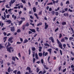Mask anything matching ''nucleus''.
I'll return each instance as SVG.
<instances>
[{
  "label": "nucleus",
  "instance_id": "obj_11",
  "mask_svg": "<svg viewBox=\"0 0 74 74\" xmlns=\"http://www.w3.org/2000/svg\"><path fill=\"white\" fill-rule=\"evenodd\" d=\"M64 16L65 17H68V16H69V14L68 13H64L63 14Z\"/></svg>",
  "mask_w": 74,
  "mask_h": 74
},
{
  "label": "nucleus",
  "instance_id": "obj_15",
  "mask_svg": "<svg viewBox=\"0 0 74 74\" xmlns=\"http://www.w3.org/2000/svg\"><path fill=\"white\" fill-rule=\"evenodd\" d=\"M35 58L36 59H38V54L36 53L35 54Z\"/></svg>",
  "mask_w": 74,
  "mask_h": 74
},
{
  "label": "nucleus",
  "instance_id": "obj_60",
  "mask_svg": "<svg viewBox=\"0 0 74 74\" xmlns=\"http://www.w3.org/2000/svg\"><path fill=\"white\" fill-rule=\"evenodd\" d=\"M21 71H19L17 72V74H21Z\"/></svg>",
  "mask_w": 74,
  "mask_h": 74
},
{
  "label": "nucleus",
  "instance_id": "obj_34",
  "mask_svg": "<svg viewBox=\"0 0 74 74\" xmlns=\"http://www.w3.org/2000/svg\"><path fill=\"white\" fill-rule=\"evenodd\" d=\"M58 2H59V1H58V0H57L56 1H53V3L54 4H55V3H58Z\"/></svg>",
  "mask_w": 74,
  "mask_h": 74
},
{
  "label": "nucleus",
  "instance_id": "obj_40",
  "mask_svg": "<svg viewBox=\"0 0 74 74\" xmlns=\"http://www.w3.org/2000/svg\"><path fill=\"white\" fill-rule=\"evenodd\" d=\"M36 61V59H35V58H34L33 59V62L34 63H35V62Z\"/></svg>",
  "mask_w": 74,
  "mask_h": 74
},
{
  "label": "nucleus",
  "instance_id": "obj_22",
  "mask_svg": "<svg viewBox=\"0 0 74 74\" xmlns=\"http://www.w3.org/2000/svg\"><path fill=\"white\" fill-rule=\"evenodd\" d=\"M39 52H41V49H42V47H39Z\"/></svg>",
  "mask_w": 74,
  "mask_h": 74
},
{
  "label": "nucleus",
  "instance_id": "obj_53",
  "mask_svg": "<svg viewBox=\"0 0 74 74\" xmlns=\"http://www.w3.org/2000/svg\"><path fill=\"white\" fill-rule=\"evenodd\" d=\"M66 71V68H65V69H64L62 71V72H63V73H64V72H65V71Z\"/></svg>",
  "mask_w": 74,
  "mask_h": 74
},
{
  "label": "nucleus",
  "instance_id": "obj_46",
  "mask_svg": "<svg viewBox=\"0 0 74 74\" xmlns=\"http://www.w3.org/2000/svg\"><path fill=\"white\" fill-rule=\"evenodd\" d=\"M30 18L31 19H34V17H33V16L32 15H30Z\"/></svg>",
  "mask_w": 74,
  "mask_h": 74
},
{
  "label": "nucleus",
  "instance_id": "obj_5",
  "mask_svg": "<svg viewBox=\"0 0 74 74\" xmlns=\"http://www.w3.org/2000/svg\"><path fill=\"white\" fill-rule=\"evenodd\" d=\"M15 58L16 59H17V60H19V58H17L16 56L14 57V56H13L12 57V60H13V61H15Z\"/></svg>",
  "mask_w": 74,
  "mask_h": 74
},
{
  "label": "nucleus",
  "instance_id": "obj_42",
  "mask_svg": "<svg viewBox=\"0 0 74 74\" xmlns=\"http://www.w3.org/2000/svg\"><path fill=\"white\" fill-rule=\"evenodd\" d=\"M62 37V34H60L59 36V38H60Z\"/></svg>",
  "mask_w": 74,
  "mask_h": 74
},
{
  "label": "nucleus",
  "instance_id": "obj_55",
  "mask_svg": "<svg viewBox=\"0 0 74 74\" xmlns=\"http://www.w3.org/2000/svg\"><path fill=\"white\" fill-rule=\"evenodd\" d=\"M63 46L64 48H65L66 47V44L63 45Z\"/></svg>",
  "mask_w": 74,
  "mask_h": 74
},
{
  "label": "nucleus",
  "instance_id": "obj_35",
  "mask_svg": "<svg viewBox=\"0 0 74 74\" xmlns=\"http://www.w3.org/2000/svg\"><path fill=\"white\" fill-rule=\"evenodd\" d=\"M45 26V29L46 30V29H47L48 27V25H46Z\"/></svg>",
  "mask_w": 74,
  "mask_h": 74
},
{
  "label": "nucleus",
  "instance_id": "obj_44",
  "mask_svg": "<svg viewBox=\"0 0 74 74\" xmlns=\"http://www.w3.org/2000/svg\"><path fill=\"white\" fill-rule=\"evenodd\" d=\"M68 11L69 12H73V10L70 9L69 8L68 10Z\"/></svg>",
  "mask_w": 74,
  "mask_h": 74
},
{
  "label": "nucleus",
  "instance_id": "obj_16",
  "mask_svg": "<svg viewBox=\"0 0 74 74\" xmlns=\"http://www.w3.org/2000/svg\"><path fill=\"white\" fill-rule=\"evenodd\" d=\"M27 42H28V40H27V39H25V40L23 42V43L24 44H25V43H27Z\"/></svg>",
  "mask_w": 74,
  "mask_h": 74
},
{
  "label": "nucleus",
  "instance_id": "obj_57",
  "mask_svg": "<svg viewBox=\"0 0 74 74\" xmlns=\"http://www.w3.org/2000/svg\"><path fill=\"white\" fill-rule=\"evenodd\" d=\"M11 9H10L8 10V12H10V13H11Z\"/></svg>",
  "mask_w": 74,
  "mask_h": 74
},
{
  "label": "nucleus",
  "instance_id": "obj_48",
  "mask_svg": "<svg viewBox=\"0 0 74 74\" xmlns=\"http://www.w3.org/2000/svg\"><path fill=\"white\" fill-rule=\"evenodd\" d=\"M3 48V46L1 45V44H0V49H1V48Z\"/></svg>",
  "mask_w": 74,
  "mask_h": 74
},
{
  "label": "nucleus",
  "instance_id": "obj_7",
  "mask_svg": "<svg viewBox=\"0 0 74 74\" xmlns=\"http://www.w3.org/2000/svg\"><path fill=\"white\" fill-rule=\"evenodd\" d=\"M8 73H10V72H12L13 70L12 69H11V68H10V67H9L8 69Z\"/></svg>",
  "mask_w": 74,
  "mask_h": 74
},
{
  "label": "nucleus",
  "instance_id": "obj_56",
  "mask_svg": "<svg viewBox=\"0 0 74 74\" xmlns=\"http://www.w3.org/2000/svg\"><path fill=\"white\" fill-rule=\"evenodd\" d=\"M7 37H5L3 38V40H7Z\"/></svg>",
  "mask_w": 74,
  "mask_h": 74
},
{
  "label": "nucleus",
  "instance_id": "obj_24",
  "mask_svg": "<svg viewBox=\"0 0 74 74\" xmlns=\"http://www.w3.org/2000/svg\"><path fill=\"white\" fill-rule=\"evenodd\" d=\"M3 62H4V61L2 60H0V63H1V64H3Z\"/></svg>",
  "mask_w": 74,
  "mask_h": 74
},
{
  "label": "nucleus",
  "instance_id": "obj_21",
  "mask_svg": "<svg viewBox=\"0 0 74 74\" xmlns=\"http://www.w3.org/2000/svg\"><path fill=\"white\" fill-rule=\"evenodd\" d=\"M13 39V37H11L10 38H9L8 40V41H12V40Z\"/></svg>",
  "mask_w": 74,
  "mask_h": 74
},
{
  "label": "nucleus",
  "instance_id": "obj_41",
  "mask_svg": "<svg viewBox=\"0 0 74 74\" xmlns=\"http://www.w3.org/2000/svg\"><path fill=\"white\" fill-rule=\"evenodd\" d=\"M28 52H29V55H30V54H31V50H30V49H29L28 50Z\"/></svg>",
  "mask_w": 74,
  "mask_h": 74
},
{
  "label": "nucleus",
  "instance_id": "obj_9",
  "mask_svg": "<svg viewBox=\"0 0 74 74\" xmlns=\"http://www.w3.org/2000/svg\"><path fill=\"white\" fill-rule=\"evenodd\" d=\"M29 30H30V31H31L32 32H33V33H36V30L35 29H31L30 28H29Z\"/></svg>",
  "mask_w": 74,
  "mask_h": 74
},
{
  "label": "nucleus",
  "instance_id": "obj_26",
  "mask_svg": "<svg viewBox=\"0 0 74 74\" xmlns=\"http://www.w3.org/2000/svg\"><path fill=\"white\" fill-rule=\"evenodd\" d=\"M22 22H23V21L22 20H21V21H19V25H21V24L22 23Z\"/></svg>",
  "mask_w": 74,
  "mask_h": 74
},
{
  "label": "nucleus",
  "instance_id": "obj_51",
  "mask_svg": "<svg viewBox=\"0 0 74 74\" xmlns=\"http://www.w3.org/2000/svg\"><path fill=\"white\" fill-rule=\"evenodd\" d=\"M39 28L37 27L36 28V31L39 32Z\"/></svg>",
  "mask_w": 74,
  "mask_h": 74
},
{
  "label": "nucleus",
  "instance_id": "obj_10",
  "mask_svg": "<svg viewBox=\"0 0 74 74\" xmlns=\"http://www.w3.org/2000/svg\"><path fill=\"white\" fill-rule=\"evenodd\" d=\"M32 9L34 12H36V7L33 8Z\"/></svg>",
  "mask_w": 74,
  "mask_h": 74
},
{
  "label": "nucleus",
  "instance_id": "obj_58",
  "mask_svg": "<svg viewBox=\"0 0 74 74\" xmlns=\"http://www.w3.org/2000/svg\"><path fill=\"white\" fill-rule=\"evenodd\" d=\"M10 15L9 14L7 15H6V17L7 18H9V17H10Z\"/></svg>",
  "mask_w": 74,
  "mask_h": 74
},
{
  "label": "nucleus",
  "instance_id": "obj_59",
  "mask_svg": "<svg viewBox=\"0 0 74 74\" xmlns=\"http://www.w3.org/2000/svg\"><path fill=\"white\" fill-rule=\"evenodd\" d=\"M55 13V12L53 11H52V15H54Z\"/></svg>",
  "mask_w": 74,
  "mask_h": 74
},
{
  "label": "nucleus",
  "instance_id": "obj_37",
  "mask_svg": "<svg viewBox=\"0 0 74 74\" xmlns=\"http://www.w3.org/2000/svg\"><path fill=\"white\" fill-rule=\"evenodd\" d=\"M21 2H22L23 3H26V1L25 0H21Z\"/></svg>",
  "mask_w": 74,
  "mask_h": 74
},
{
  "label": "nucleus",
  "instance_id": "obj_23",
  "mask_svg": "<svg viewBox=\"0 0 74 74\" xmlns=\"http://www.w3.org/2000/svg\"><path fill=\"white\" fill-rule=\"evenodd\" d=\"M6 22L8 23V24H10L11 23V21L10 20H7Z\"/></svg>",
  "mask_w": 74,
  "mask_h": 74
},
{
  "label": "nucleus",
  "instance_id": "obj_49",
  "mask_svg": "<svg viewBox=\"0 0 74 74\" xmlns=\"http://www.w3.org/2000/svg\"><path fill=\"white\" fill-rule=\"evenodd\" d=\"M41 62L42 64H43V63H44V60H43V59H41Z\"/></svg>",
  "mask_w": 74,
  "mask_h": 74
},
{
  "label": "nucleus",
  "instance_id": "obj_61",
  "mask_svg": "<svg viewBox=\"0 0 74 74\" xmlns=\"http://www.w3.org/2000/svg\"><path fill=\"white\" fill-rule=\"evenodd\" d=\"M42 71H40L39 72V73H38V74H42Z\"/></svg>",
  "mask_w": 74,
  "mask_h": 74
},
{
  "label": "nucleus",
  "instance_id": "obj_14",
  "mask_svg": "<svg viewBox=\"0 0 74 74\" xmlns=\"http://www.w3.org/2000/svg\"><path fill=\"white\" fill-rule=\"evenodd\" d=\"M42 25V23L41 22L39 23L37 25V26H41Z\"/></svg>",
  "mask_w": 74,
  "mask_h": 74
},
{
  "label": "nucleus",
  "instance_id": "obj_20",
  "mask_svg": "<svg viewBox=\"0 0 74 74\" xmlns=\"http://www.w3.org/2000/svg\"><path fill=\"white\" fill-rule=\"evenodd\" d=\"M44 45L45 47H47H47H49L50 45H49L47 43H46L44 44Z\"/></svg>",
  "mask_w": 74,
  "mask_h": 74
},
{
  "label": "nucleus",
  "instance_id": "obj_12",
  "mask_svg": "<svg viewBox=\"0 0 74 74\" xmlns=\"http://www.w3.org/2000/svg\"><path fill=\"white\" fill-rule=\"evenodd\" d=\"M52 49H49L47 50V51L49 52V53L51 54V53Z\"/></svg>",
  "mask_w": 74,
  "mask_h": 74
},
{
  "label": "nucleus",
  "instance_id": "obj_62",
  "mask_svg": "<svg viewBox=\"0 0 74 74\" xmlns=\"http://www.w3.org/2000/svg\"><path fill=\"white\" fill-rule=\"evenodd\" d=\"M3 34L5 36H6L7 35V33L5 32H3Z\"/></svg>",
  "mask_w": 74,
  "mask_h": 74
},
{
  "label": "nucleus",
  "instance_id": "obj_4",
  "mask_svg": "<svg viewBox=\"0 0 74 74\" xmlns=\"http://www.w3.org/2000/svg\"><path fill=\"white\" fill-rule=\"evenodd\" d=\"M49 40H51L52 42H53V43H54V42H55V40H54L53 38V37L52 36L50 37L49 38Z\"/></svg>",
  "mask_w": 74,
  "mask_h": 74
},
{
  "label": "nucleus",
  "instance_id": "obj_29",
  "mask_svg": "<svg viewBox=\"0 0 74 74\" xmlns=\"http://www.w3.org/2000/svg\"><path fill=\"white\" fill-rule=\"evenodd\" d=\"M32 51H34L36 50V48H35V47H32Z\"/></svg>",
  "mask_w": 74,
  "mask_h": 74
},
{
  "label": "nucleus",
  "instance_id": "obj_64",
  "mask_svg": "<svg viewBox=\"0 0 74 74\" xmlns=\"http://www.w3.org/2000/svg\"><path fill=\"white\" fill-rule=\"evenodd\" d=\"M18 14L19 15H20L21 14H22V12L21 11H20L19 12H18Z\"/></svg>",
  "mask_w": 74,
  "mask_h": 74
},
{
  "label": "nucleus",
  "instance_id": "obj_50",
  "mask_svg": "<svg viewBox=\"0 0 74 74\" xmlns=\"http://www.w3.org/2000/svg\"><path fill=\"white\" fill-rule=\"evenodd\" d=\"M60 53L61 55H62V51L61 50H60Z\"/></svg>",
  "mask_w": 74,
  "mask_h": 74
},
{
  "label": "nucleus",
  "instance_id": "obj_43",
  "mask_svg": "<svg viewBox=\"0 0 74 74\" xmlns=\"http://www.w3.org/2000/svg\"><path fill=\"white\" fill-rule=\"evenodd\" d=\"M45 73H46V71H45V70H44L43 73L42 72V73H41V74H45Z\"/></svg>",
  "mask_w": 74,
  "mask_h": 74
},
{
  "label": "nucleus",
  "instance_id": "obj_63",
  "mask_svg": "<svg viewBox=\"0 0 74 74\" xmlns=\"http://www.w3.org/2000/svg\"><path fill=\"white\" fill-rule=\"evenodd\" d=\"M64 10L65 11H68V8H65V9H64Z\"/></svg>",
  "mask_w": 74,
  "mask_h": 74
},
{
  "label": "nucleus",
  "instance_id": "obj_30",
  "mask_svg": "<svg viewBox=\"0 0 74 74\" xmlns=\"http://www.w3.org/2000/svg\"><path fill=\"white\" fill-rule=\"evenodd\" d=\"M59 9H60V8L58 7L57 8V9H55V11H59Z\"/></svg>",
  "mask_w": 74,
  "mask_h": 74
},
{
  "label": "nucleus",
  "instance_id": "obj_8",
  "mask_svg": "<svg viewBox=\"0 0 74 74\" xmlns=\"http://www.w3.org/2000/svg\"><path fill=\"white\" fill-rule=\"evenodd\" d=\"M10 30L12 32H13L15 31V27H11Z\"/></svg>",
  "mask_w": 74,
  "mask_h": 74
},
{
  "label": "nucleus",
  "instance_id": "obj_28",
  "mask_svg": "<svg viewBox=\"0 0 74 74\" xmlns=\"http://www.w3.org/2000/svg\"><path fill=\"white\" fill-rule=\"evenodd\" d=\"M26 70H31V69L30 68L29 66L27 67V68L26 69Z\"/></svg>",
  "mask_w": 74,
  "mask_h": 74
},
{
  "label": "nucleus",
  "instance_id": "obj_27",
  "mask_svg": "<svg viewBox=\"0 0 74 74\" xmlns=\"http://www.w3.org/2000/svg\"><path fill=\"white\" fill-rule=\"evenodd\" d=\"M61 41L62 42H65V40H64V38H63L61 39Z\"/></svg>",
  "mask_w": 74,
  "mask_h": 74
},
{
  "label": "nucleus",
  "instance_id": "obj_31",
  "mask_svg": "<svg viewBox=\"0 0 74 74\" xmlns=\"http://www.w3.org/2000/svg\"><path fill=\"white\" fill-rule=\"evenodd\" d=\"M17 33H20V32H21V30L19 29H18L17 30Z\"/></svg>",
  "mask_w": 74,
  "mask_h": 74
},
{
  "label": "nucleus",
  "instance_id": "obj_39",
  "mask_svg": "<svg viewBox=\"0 0 74 74\" xmlns=\"http://www.w3.org/2000/svg\"><path fill=\"white\" fill-rule=\"evenodd\" d=\"M62 68V66H60L59 68H58V71H60V70H61V69Z\"/></svg>",
  "mask_w": 74,
  "mask_h": 74
},
{
  "label": "nucleus",
  "instance_id": "obj_2",
  "mask_svg": "<svg viewBox=\"0 0 74 74\" xmlns=\"http://www.w3.org/2000/svg\"><path fill=\"white\" fill-rule=\"evenodd\" d=\"M57 41L58 44L59 45V47L60 48H61V49H63V50H64V48H63V47H62V43H61V42H60V41H59V40H58V39H57Z\"/></svg>",
  "mask_w": 74,
  "mask_h": 74
},
{
  "label": "nucleus",
  "instance_id": "obj_52",
  "mask_svg": "<svg viewBox=\"0 0 74 74\" xmlns=\"http://www.w3.org/2000/svg\"><path fill=\"white\" fill-rule=\"evenodd\" d=\"M56 18H57V17H55L54 18H53V22H55V20H56Z\"/></svg>",
  "mask_w": 74,
  "mask_h": 74
},
{
  "label": "nucleus",
  "instance_id": "obj_54",
  "mask_svg": "<svg viewBox=\"0 0 74 74\" xmlns=\"http://www.w3.org/2000/svg\"><path fill=\"white\" fill-rule=\"evenodd\" d=\"M66 4H70V3L69 2V1H66Z\"/></svg>",
  "mask_w": 74,
  "mask_h": 74
},
{
  "label": "nucleus",
  "instance_id": "obj_3",
  "mask_svg": "<svg viewBox=\"0 0 74 74\" xmlns=\"http://www.w3.org/2000/svg\"><path fill=\"white\" fill-rule=\"evenodd\" d=\"M16 1L15 0H11L10 2H9V5L10 7H11V5L13 4Z\"/></svg>",
  "mask_w": 74,
  "mask_h": 74
},
{
  "label": "nucleus",
  "instance_id": "obj_19",
  "mask_svg": "<svg viewBox=\"0 0 74 74\" xmlns=\"http://www.w3.org/2000/svg\"><path fill=\"white\" fill-rule=\"evenodd\" d=\"M38 55L39 56L41 57L42 56V53H38Z\"/></svg>",
  "mask_w": 74,
  "mask_h": 74
},
{
  "label": "nucleus",
  "instance_id": "obj_13",
  "mask_svg": "<svg viewBox=\"0 0 74 74\" xmlns=\"http://www.w3.org/2000/svg\"><path fill=\"white\" fill-rule=\"evenodd\" d=\"M61 24L63 26H64V25H66V22H65L64 21L61 23Z\"/></svg>",
  "mask_w": 74,
  "mask_h": 74
},
{
  "label": "nucleus",
  "instance_id": "obj_1",
  "mask_svg": "<svg viewBox=\"0 0 74 74\" xmlns=\"http://www.w3.org/2000/svg\"><path fill=\"white\" fill-rule=\"evenodd\" d=\"M10 46H11V44H8L6 46V48L7 49V51H8L9 52H10V53H11V50L12 49L13 47H10Z\"/></svg>",
  "mask_w": 74,
  "mask_h": 74
},
{
  "label": "nucleus",
  "instance_id": "obj_25",
  "mask_svg": "<svg viewBox=\"0 0 74 74\" xmlns=\"http://www.w3.org/2000/svg\"><path fill=\"white\" fill-rule=\"evenodd\" d=\"M39 71H40V69H38V68H36V73H38V72H39Z\"/></svg>",
  "mask_w": 74,
  "mask_h": 74
},
{
  "label": "nucleus",
  "instance_id": "obj_18",
  "mask_svg": "<svg viewBox=\"0 0 74 74\" xmlns=\"http://www.w3.org/2000/svg\"><path fill=\"white\" fill-rule=\"evenodd\" d=\"M20 7L21 8H23V5L22 4V3H20Z\"/></svg>",
  "mask_w": 74,
  "mask_h": 74
},
{
  "label": "nucleus",
  "instance_id": "obj_36",
  "mask_svg": "<svg viewBox=\"0 0 74 74\" xmlns=\"http://www.w3.org/2000/svg\"><path fill=\"white\" fill-rule=\"evenodd\" d=\"M53 5V3H52V2H51V3H49L47 4V5Z\"/></svg>",
  "mask_w": 74,
  "mask_h": 74
},
{
  "label": "nucleus",
  "instance_id": "obj_6",
  "mask_svg": "<svg viewBox=\"0 0 74 74\" xmlns=\"http://www.w3.org/2000/svg\"><path fill=\"white\" fill-rule=\"evenodd\" d=\"M45 51H43V57H44L45 56H46L48 55V52H46L45 53Z\"/></svg>",
  "mask_w": 74,
  "mask_h": 74
},
{
  "label": "nucleus",
  "instance_id": "obj_32",
  "mask_svg": "<svg viewBox=\"0 0 74 74\" xmlns=\"http://www.w3.org/2000/svg\"><path fill=\"white\" fill-rule=\"evenodd\" d=\"M22 27L23 30H25V25H23Z\"/></svg>",
  "mask_w": 74,
  "mask_h": 74
},
{
  "label": "nucleus",
  "instance_id": "obj_38",
  "mask_svg": "<svg viewBox=\"0 0 74 74\" xmlns=\"http://www.w3.org/2000/svg\"><path fill=\"white\" fill-rule=\"evenodd\" d=\"M6 8H10V6H8V5H5Z\"/></svg>",
  "mask_w": 74,
  "mask_h": 74
},
{
  "label": "nucleus",
  "instance_id": "obj_33",
  "mask_svg": "<svg viewBox=\"0 0 74 74\" xmlns=\"http://www.w3.org/2000/svg\"><path fill=\"white\" fill-rule=\"evenodd\" d=\"M55 15L56 16H58V15H59V13L58 12H55Z\"/></svg>",
  "mask_w": 74,
  "mask_h": 74
},
{
  "label": "nucleus",
  "instance_id": "obj_17",
  "mask_svg": "<svg viewBox=\"0 0 74 74\" xmlns=\"http://www.w3.org/2000/svg\"><path fill=\"white\" fill-rule=\"evenodd\" d=\"M34 15H35V16H36L37 19H38L39 17H38V16L37 15V14H36V13H34Z\"/></svg>",
  "mask_w": 74,
  "mask_h": 74
},
{
  "label": "nucleus",
  "instance_id": "obj_47",
  "mask_svg": "<svg viewBox=\"0 0 74 74\" xmlns=\"http://www.w3.org/2000/svg\"><path fill=\"white\" fill-rule=\"evenodd\" d=\"M17 72V70H16L13 71V73H14L15 74H16Z\"/></svg>",
  "mask_w": 74,
  "mask_h": 74
},
{
  "label": "nucleus",
  "instance_id": "obj_45",
  "mask_svg": "<svg viewBox=\"0 0 74 74\" xmlns=\"http://www.w3.org/2000/svg\"><path fill=\"white\" fill-rule=\"evenodd\" d=\"M21 20H23V21H25V18L24 17H23V18H21Z\"/></svg>",
  "mask_w": 74,
  "mask_h": 74
}]
</instances>
